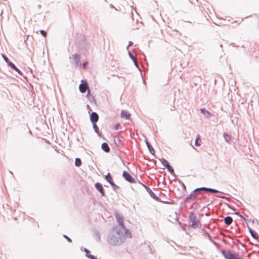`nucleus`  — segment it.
<instances>
[{
	"mask_svg": "<svg viewBox=\"0 0 259 259\" xmlns=\"http://www.w3.org/2000/svg\"><path fill=\"white\" fill-rule=\"evenodd\" d=\"M127 237H132L129 231L125 232L122 229L113 227L112 231L108 235L107 242L112 246H118L121 244Z\"/></svg>",
	"mask_w": 259,
	"mask_h": 259,
	"instance_id": "obj_1",
	"label": "nucleus"
},
{
	"mask_svg": "<svg viewBox=\"0 0 259 259\" xmlns=\"http://www.w3.org/2000/svg\"><path fill=\"white\" fill-rule=\"evenodd\" d=\"M115 218L117 220V222L118 223V225L117 226H114L113 227L118 228V229H122L123 231L125 232H127L129 231L127 229L124 225L123 222V216L121 213H118L117 212H115Z\"/></svg>",
	"mask_w": 259,
	"mask_h": 259,
	"instance_id": "obj_2",
	"label": "nucleus"
},
{
	"mask_svg": "<svg viewBox=\"0 0 259 259\" xmlns=\"http://www.w3.org/2000/svg\"><path fill=\"white\" fill-rule=\"evenodd\" d=\"M201 193L197 191V189L194 190L191 193L187 196L185 199L186 203L190 202L191 200H194L196 198L197 196L201 194Z\"/></svg>",
	"mask_w": 259,
	"mask_h": 259,
	"instance_id": "obj_3",
	"label": "nucleus"
},
{
	"mask_svg": "<svg viewBox=\"0 0 259 259\" xmlns=\"http://www.w3.org/2000/svg\"><path fill=\"white\" fill-rule=\"evenodd\" d=\"M221 252L226 259H235L236 256L235 254L231 253L229 250H223Z\"/></svg>",
	"mask_w": 259,
	"mask_h": 259,
	"instance_id": "obj_4",
	"label": "nucleus"
},
{
	"mask_svg": "<svg viewBox=\"0 0 259 259\" xmlns=\"http://www.w3.org/2000/svg\"><path fill=\"white\" fill-rule=\"evenodd\" d=\"M122 176L124 179L131 183L135 182V180L131 176V175L127 171H124L122 173Z\"/></svg>",
	"mask_w": 259,
	"mask_h": 259,
	"instance_id": "obj_5",
	"label": "nucleus"
},
{
	"mask_svg": "<svg viewBox=\"0 0 259 259\" xmlns=\"http://www.w3.org/2000/svg\"><path fill=\"white\" fill-rule=\"evenodd\" d=\"M88 88V83L85 81L83 82V81H81V83H80L79 85V91L81 93H84L86 92Z\"/></svg>",
	"mask_w": 259,
	"mask_h": 259,
	"instance_id": "obj_6",
	"label": "nucleus"
},
{
	"mask_svg": "<svg viewBox=\"0 0 259 259\" xmlns=\"http://www.w3.org/2000/svg\"><path fill=\"white\" fill-rule=\"evenodd\" d=\"M90 118L92 123H96L99 120V115L96 112H93L90 115Z\"/></svg>",
	"mask_w": 259,
	"mask_h": 259,
	"instance_id": "obj_7",
	"label": "nucleus"
},
{
	"mask_svg": "<svg viewBox=\"0 0 259 259\" xmlns=\"http://www.w3.org/2000/svg\"><path fill=\"white\" fill-rule=\"evenodd\" d=\"M72 58L75 63V66L78 67L81 65L80 61V56L77 54H73L72 55Z\"/></svg>",
	"mask_w": 259,
	"mask_h": 259,
	"instance_id": "obj_8",
	"label": "nucleus"
},
{
	"mask_svg": "<svg viewBox=\"0 0 259 259\" xmlns=\"http://www.w3.org/2000/svg\"><path fill=\"white\" fill-rule=\"evenodd\" d=\"M95 186L96 189L101 193V195L104 196L105 194L102 184L97 182L95 184Z\"/></svg>",
	"mask_w": 259,
	"mask_h": 259,
	"instance_id": "obj_9",
	"label": "nucleus"
},
{
	"mask_svg": "<svg viewBox=\"0 0 259 259\" xmlns=\"http://www.w3.org/2000/svg\"><path fill=\"white\" fill-rule=\"evenodd\" d=\"M190 220L192 222V228L196 229L198 227V223L199 221L196 217H193L192 219H190Z\"/></svg>",
	"mask_w": 259,
	"mask_h": 259,
	"instance_id": "obj_10",
	"label": "nucleus"
},
{
	"mask_svg": "<svg viewBox=\"0 0 259 259\" xmlns=\"http://www.w3.org/2000/svg\"><path fill=\"white\" fill-rule=\"evenodd\" d=\"M8 66L11 68V69L15 70L20 75L23 76V73L15 66L13 62H9Z\"/></svg>",
	"mask_w": 259,
	"mask_h": 259,
	"instance_id": "obj_11",
	"label": "nucleus"
},
{
	"mask_svg": "<svg viewBox=\"0 0 259 259\" xmlns=\"http://www.w3.org/2000/svg\"><path fill=\"white\" fill-rule=\"evenodd\" d=\"M146 191H147V192L148 193L149 195L153 199H154V200H155L156 201H159L160 200V198L155 195V194L153 192V191L151 190V189L150 188H148V189L146 188Z\"/></svg>",
	"mask_w": 259,
	"mask_h": 259,
	"instance_id": "obj_12",
	"label": "nucleus"
},
{
	"mask_svg": "<svg viewBox=\"0 0 259 259\" xmlns=\"http://www.w3.org/2000/svg\"><path fill=\"white\" fill-rule=\"evenodd\" d=\"M247 227L248 229L249 232L252 237L255 239H257L258 238V234L254 230L251 229L248 225H247Z\"/></svg>",
	"mask_w": 259,
	"mask_h": 259,
	"instance_id": "obj_13",
	"label": "nucleus"
},
{
	"mask_svg": "<svg viewBox=\"0 0 259 259\" xmlns=\"http://www.w3.org/2000/svg\"><path fill=\"white\" fill-rule=\"evenodd\" d=\"M130 116H131L130 113L128 112H127V111L122 110L121 112V117L122 118H124L126 119H128L130 118Z\"/></svg>",
	"mask_w": 259,
	"mask_h": 259,
	"instance_id": "obj_14",
	"label": "nucleus"
},
{
	"mask_svg": "<svg viewBox=\"0 0 259 259\" xmlns=\"http://www.w3.org/2000/svg\"><path fill=\"white\" fill-rule=\"evenodd\" d=\"M102 149L105 152H109L110 150V147L108 144L106 142L102 143L101 145Z\"/></svg>",
	"mask_w": 259,
	"mask_h": 259,
	"instance_id": "obj_15",
	"label": "nucleus"
},
{
	"mask_svg": "<svg viewBox=\"0 0 259 259\" xmlns=\"http://www.w3.org/2000/svg\"><path fill=\"white\" fill-rule=\"evenodd\" d=\"M201 113L203 114L206 117H210L211 115V114L205 109H200Z\"/></svg>",
	"mask_w": 259,
	"mask_h": 259,
	"instance_id": "obj_16",
	"label": "nucleus"
},
{
	"mask_svg": "<svg viewBox=\"0 0 259 259\" xmlns=\"http://www.w3.org/2000/svg\"><path fill=\"white\" fill-rule=\"evenodd\" d=\"M224 222L227 225H230L233 222V219L230 216H227L224 218Z\"/></svg>",
	"mask_w": 259,
	"mask_h": 259,
	"instance_id": "obj_17",
	"label": "nucleus"
},
{
	"mask_svg": "<svg viewBox=\"0 0 259 259\" xmlns=\"http://www.w3.org/2000/svg\"><path fill=\"white\" fill-rule=\"evenodd\" d=\"M145 143H146V144L147 146V148H148L149 152L152 155H154V149L153 148L152 146H151V145L147 140H145Z\"/></svg>",
	"mask_w": 259,
	"mask_h": 259,
	"instance_id": "obj_18",
	"label": "nucleus"
},
{
	"mask_svg": "<svg viewBox=\"0 0 259 259\" xmlns=\"http://www.w3.org/2000/svg\"><path fill=\"white\" fill-rule=\"evenodd\" d=\"M105 179L110 184V185L111 183L113 182L112 178L109 172L105 176Z\"/></svg>",
	"mask_w": 259,
	"mask_h": 259,
	"instance_id": "obj_19",
	"label": "nucleus"
},
{
	"mask_svg": "<svg viewBox=\"0 0 259 259\" xmlns=\"http://www.w3.org/2000/svg\"><path fill=\"white\" fill-rule=\"evenodd\" d=\"M160 161L162 163V164L165 167H167L168 166H169L170 164H169V162L164 158H162L161 159H159Z\"/></svg>",
	"mask_w": 259,
	"mask_h": 259,
	"instance_id": "obj_20",
	"label": "nucleus"
},
{
	"mask_svg": "<svg viewBox=\"0 0 259 259\" xmlns=\"http://www.w3.org/2000/svg\"><path fill=\"white\" fill-rule=\"evenodd\" d=\"M223 137L224 138L225 141L227 143L230 144V141H231V138L230 135H229L228 134L224 133L223 135Z\"/></svg>",
	"mask_w": 259,
	"mask_h": 259,
	"instance_id": "obj_21",
	"label": "nucleus"
},
{
	"mask_svg": "<svg viewBox=\"0 0 259 259\" xmlns=\"http://www.w3.org/2000/svg\"><path fill=\"white\" fill-rule=\"evenodd\" d=\"M82 164L81 159L79 158H76L75 159V165L79 167Z\"/></svg>",
	"mask_w": 259,
	"mask_h": 259,
	"instance_id": "obj_22",
	"label": "nucleus"
},
{
	"mask_svg": "<svg viewBox=\"0 0 259 259\" xmlns=\"http://www.w3.org/2000/svg\"><path fill=\"white\" fill-rule=\"evenodd\" d=\"M207 192L213 193H220V192L217 189L207 188Z\"/></svg>",
	"mask_w": 259,
	"mask_h": 259,
	"instance_id": "obj_23",
	"label": "nucleus"
},
{
	"mask_svg": "<svg viewBox=\"0 0 259 259\" xmlns=\"http://www.w3.org/2000/svg\"><path fill=\"white\" fill-rule=\"evenodd\" d=\"M166 168H167V170L170 173L171 175H174V174H175L174 170L170 165L166 167Z\"/></svg>",
	"mask_w": 259,
	"mask_h": 259,
	"instance_id": "obj_24",
	"label": "nucleus"
},
{
	"mask_svg": "<svg viewBox=\"0 0 259 259\" xmlns=\"http://www.w3.org/2000/svg\"><path fill=\"white\" fill-rule=\"evenodd\" d=\"M93 126L95 133L98 134L99 133V129L96 123H93Z\"/></svg>",
	"mask_w": 259,
	"mask_h": 259,
	"instance_id": "obj_25",
	"label": "nucleus"
},
{
	"mask_svg": "<svg viewBox=\"0 0 259 259\" xmlns=\"http://www.w3.org/2000/svg\"><path fill=\"white\" fill-rule=\"evenodd\" d=\"M110 185L111 186L112 189L113 190L116 191L117 189L119 188V187L116 185L114 182L111 183Z\"/></svg>",
	"mask_w": 259,
	"mask_h": 259,
	"instance_id": "obj_26",
	"label": "nucleus"
},
{
	"mask_svg": "<svg viewBox=\"0 0 259 259\" xmlns=\"http://www.w3.org/2000/svg\"><path fill=\"white\" fill-rule=\"evenodd\" d=\"M95 236H96V238L97 241H100V240H101V237H100V233H99V232L96 231L95 232Z\"/></svg>",
	"mask_w": 259,
	"mask_h": 259,
	"instance_id": "obj_27",
	"label": "nucleus"
},
{
	"mask_svg": "<svg viewBox=\"0 0 259 259\" xmlns=\"http://www.w3.org/2000/svg\"><path fill=\"white\" fill-rule=\"evenodd\" d=\"M2 56H3V59L6 61V62L7 63L8 65L9 62H11L10 61H9V58L5 55L2 54Z\"/></svg>",
	"mask_w": 259,
	"mask_h": 259,
	"instance_id": "obj_28",
	"label": "nucleus"
},
{
	"mask_svg": "<svg viewBox=\"0 0 259 259\" xmlns=\"http://www.w3.org/2000/svg\"><path fill=\"white\" fill-rule=\"evenodd\" d=\"M235 214L238 215L240 218H241L242 219L244 220L245 221H247V220L245 218L243 215H242L239 212H236L234 213Z\"/></svg>",
	"mask_w": 259,
	"mask_h": 259,
	"instance_id": "obj_29",
	"label": "nucleus"
},
{
	"mask_svg": "<svg viewBox=\"0 0 259 259\" xmlns=\"http://www.w3.org/2000/svg\"><path fill=\"white\" fill-rule=\"evenodd\" d=\"M196 189H197V191H199V192H201V191H207V188L203 187L197 188Z\"/></svg>",
	"mask_w": 259,
	"mask_h": 259,
	"instance_id": "obj_30",
	"label": "nucleus"
},
{
	"mask_svg": "<svg viewBox=\"0 0 259 259\" xmlns=\"http://www.w3.org/2000/svg\"><path fill=\"white\" fill-rule=\"evenodd\" d=\"M193 217H196L195 215L194 212L193 211H191L189 212V219H192Z\"/></svg>",
	"mask_w": 259,
	"mask_h": 259,
	"instance_id": "obj_31",
	"label": "nucleus"
},
{
	"mask_svg": "<svg viewBox=\"0 0 259 259\" xmlns=\"http://www.w3.org/2000/svg\"><path fill=\"white\" fill-rule=\"evenodd\" d=\"M128 55L130 57L131 59H132L133 61H134V60L136 59L134 55L131 52H128Z\"/></svg>",
	"mask_w": 259,
	"mask_h": 259,
	"instance_id": "obj_32",
	"label": "nucleus"
},
{
	"mask_svg": "<svg viewBox=\"0 0 259 259\" xmlns=\"http://www.w3.org/2000/svg\"><path fill=\"white\" fill-rule=\"evenodd\" d=\"M40 33L44 37H46L47 36V32L44 30H41L40 31Z\"/></svg>",
	"mask_w": 259,
	"mask_h": 259,
	"instance_id": "obj_33",
	"label": "nucleus"
},
{
	"mask_svg": "<svg viewBox=\"0 0 259 259\" xmlns=\"http://www.w3.org/2000/svg\"><path fill=\"white\" fill-rule=\"evenodd\" d=\"M204 235H206V236H207L208 237V239L210 241H211V242H213V240L211 239V237H210L209 234L207 232L204 233Z\"/></svg>",
	"mask_w": 259,
	"mask_h": 259,
	"instance_id": "obj_34",
	"label": "nucleus"
},
{
	"mask_svg": "<svg viewBox=\"0 0 259 259\" xmlns=\"http://www.w3.org/2000/svg\"><path fill=\"white\" fill-rule=\"evenodd\" d=\"M86 255L88 257L90 258V259H98L94 255L92 254H86Z\"/></svg>",
	"mask_w": 259,
	"mask_h": 259,
	"instance_id": "obj_35",
	"label": "nucleus"
},
{
	"mask_svg": "<svg viewBox=\"0 0 259 259\" xmlns=\"http://www.w3.org/2000/svg\"><path fill=\"white\" fill-rule=\"evenodd\" d=\"M63 237L64 238H65L69 242H72V240L71 239V238H70L69 237H68L67 235H63Z\"/></svg>",
	"mask_w": 259,
	"mask_h": 259,
	"instance_id": "obj_36",
	"label": "nucleus"
},
{
	"mask_svg": "<svg viewBox=\"0 0 259 259\" xmlns=\"http://www.w3.org/2000/svg\"><path fill=\"white\" fill-rule=\"evenodd\" d=\"M199 139V137H198L195 141V145L196 146H199L200 145V144L198 142V140Z\"/></svg>",
	"mask_w": 259,
	"mask_h": 259,
	"instance_id": "obj_37",
	"label": "nucleus"
},
{
	"mask_svg": "<svg viewBox=\"0 0 259 259\" xmlns=\"http://www.w3.org/2000/svg\"><path fill=\"white\" fill-rule=\"evenodd\" d=\"M133 62H134L135 66L138 67V63L137 60L136 59L134 60V61H133Z\"/></svg>",
	"mask_w": 259,
	"mask_h": 259,
	"instance_id": "obj_38",
	"label": "nucleus"
},
{
	"mask_svg": "<svg viewBox=\"0 0 259 259\" xmlns=\"http://www.w3.org/2000/svg\"><path fill=\"white\" fill-rule=\"evenodd\" d=\"M84 251L86 253V254H88V253L90 252V250L85 248L84 249Z\"/></svg>",
	"mask_w": 259,
	"mask_h": 259,
	"instance_id": "obj_39",
	"label": "nucleus"
},
{
	"mask_svg": "<svg viewBox=\"0 0 259 259\" xmlns=\"http://www.w3.org/2000/svg\"><path fill=\"white\" fill-rule=\"evenodd\" d=\"M87 64H88V62H84V63L82 64V66H83V67L84 68H85L86 67V66H87Z\"/></svg>",
	"mask_w": 259,
	"mask_h": 259,
	"instance_id": "obj_40",
	"label": "nucleus"
},
{
	"mask_svg": "<svg viewBox=\"0 0 259 259\" xmlns=\"http://www.w3.org/2000/svg\"><path fill=\"white\" fill-rule=\"evenodd\" d=\"M140 184H141L143 187H144L145 188V189L146 190V188H148L149 187H147L146 185L144 184H142L141 183V182H139Z\"/></svg>",
	"mask_w": 259,
	"mask_h": 259,
	"instance_id": "obj_41",
	"label": "nucleus"
},
{
	"mask_svg": "<svg viewBox=\"0 0 259 259\" xmlns=\"http://www.w3.org/2000/svg\"><path fill=\"white\" fill-rule=\"evenodd\" d=\"M247 220L245 222H249V221H251L252 223H254V220H251V219H247Z\"/></svg>",
	"mask_w": 259,
	"mask_h": 259,
	"instance_id": "obj_42",
	"label": "nucleus"
},
{
	"mask_svg": "<svg viewBox=\"0 0 259 259\" xmlns=\"http://www.w3.org/2000/svg\"><path fill=\"white\" fill-rule=\"evenodd\" d=\"M133 43L132 41H129V42H128V47H127V48H128V47L129 46H132V45H133Z\"/></svg>",
	"mask_w": 259,
	"mask_h": 259,
	"instance_id": "obj_43",
	"label": "nucleus"
},
{
	"mask_svg": "<svg viewBox=\"0 0 259 259\" xmlns=\"http://www.w3.org/2000/svg\"><path fill=\"white\" fill-rule=\"evenodd\" d=\"M118 126H119V124H116V125H115V129L116 130H118Z\"/></svg>",
	"mask_w": 259,
	"mask_h": 259,
	"instance_id": "obj_44",
	"label": "nucleus"
},
{
	"mask_svg": "<svg viewBox=\"0 0 259 259\" xmlns=\"http://www.w3.org/2000/svg\"><path fill=\"white\" fill-rule=\"evenodd\" d=\"M235 259H242V258L240 257L236 256Z\"/></svg>",
	"mask_w": 259,
	"mask_h": 259,
	"instance_id": "obj_45",
	"label": "nucleus"
},
{
	"mask_svg": "<svg viewBox=\"0 0 259 259\" xmlns=\"http://www.w3.org/2000/svg\"><path fill=\"white\" fill-rule=\"evenodd\" d=\"M183 186L184 189H186V186H185V185H184V183H183Z\"/></svg>",
	"mask_w": 259,
	"mask_h": 259,
	"instance_id": "obj_46",
	"label": "nucleus"
},
{
	"mask_svg": "<svg viewBox=\"0 0 259 259\" xmlns=\"http://www.w3.org/2000/svg\"><path fill=\"white\" fill-rule=\"evenodd\" d=\"M90 94V92L89 91H88V95Z\"/></svg>",
	"mask_w": 259,
	"mask_h": 259,
	"instance_id": "obj_47",
	"label": "nucleus"
}]
</instances>
